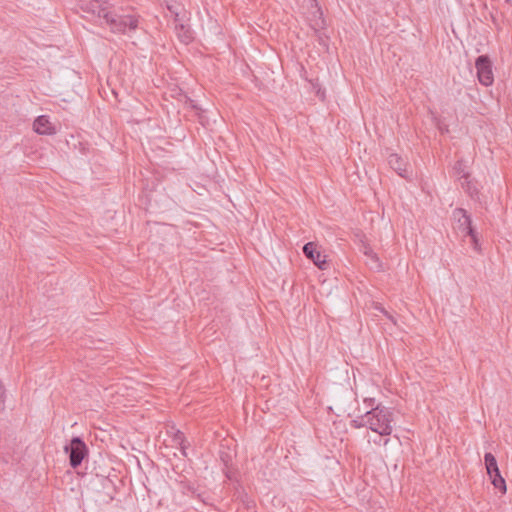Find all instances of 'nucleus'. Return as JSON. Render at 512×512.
Listing matches in <instances>:
<instances>
[{
    "instance_id": "f257e3e1",
    "label": "nucleus",
    "mask_w": 512,
    "mask_h": 512,
    "mask_svg": "<svg viewBox=\"0 0 512 512\" xmlns=\"http://www.w3.org/2000/svg\"><path fill=\"white\" fill-rule=\"evenodd\" d=\"M395 414L392 408L378 403L363 415L351 421L353 428H369L380 436H389L393 432Z\"/></svg>"
},
{
    "instance_id": "f03ea898",
    "label": "nucleus",
    "mask_w": 512,
    "mask_h": 512,
    "mask_svg": "<svg viewBox=\"0 0 512 512\" xmlns=\"http://www.w3.org/2000/svg\"><path fill=\"white\" fill-rule=\"evenodd\" d=\"M104 22L113 33H121L129 37L138 28V17L132 14L124 15L110 11L109 14H105Z\"/></svg>"
},
{
    "instance_id": "7ed1b4c3",
    "label": "nucleus",
    "mask_w": 512,
    "mask_h": 512,
    "mask_svg": "<svg viewBox=\"0 0 512 512\" xmlns=\"http://www.w3.org/2000/svg\"><path fill=\"white\" fill-rule=\"evenodd\" d=\"M64 451L69 455V462L73 468L81 465L84 458L88 455V448L85 442L78 436L73 437Z\"/></svg>"
},
{
    "instance_id": "20e7f679",
    "label": "nucleus",
    "mask_w": 512,
    "mask_h": 512,
    "mask_svg": "<svg viewBox=\"0 0 512 512\" xmlns=\"http://www.w3.org/2000/svg\"><path fill=\"white\" fill-rule=\"evenodd\" d=\"M80 10L86 14V17L105 21V14L110 13L108 3L102 0H80Z\"/></svg>"
},
{
    "instance_id": "39448f33",
    "label": "nucleus",
    "mask_w": 512,
    "mask_h": 512,
    "mask_svg": "<svg viewBox=\"0 0 512 512\" xmlns=\"http://www.w3.org/2000/svg\"><path fill=\"white\" fill-rule=\"evenodd\" d=\"M477 77L484 86H490L493 83L492 64L487 55H480L475 62Z\"/></svg>"
},
{
    "instance_id": "423d86ee",
    "label": "nucleus",
    "mask_w": 512,
    "mask_h": 512,
    "mask_svg": "<svg viewBox=\"0 0 512 512\" xmlns=\"http://www.w3.org/2000/svg\"><path fill=\"white\" fill-rule=\"evenodd\" d=\"M453 218L457 220L459 229L465 234L471 237V239L476 242V234L472 227V221L470 216L467 214L466 210L462 208H456L453 211Z\"/></svg>"
},
{
    "instance_id": "0eeeda50",
    "label": "nucleus",
    "mask_w": 512,
    "mask_h": 512,
    "mask_svg": "<svg viewBox=\"0 0 512 512\" xmlns=\"http://www.w3.org/2000/svg\"><path fill=\"white\" fill-rule=\"evenodd\" d=\"M304 255L313 261V263L320 269H325L327 265L325 256H323L317 249V245L313 242H308L303 246Z\"/></svg>"
},
{
    "instance_id": "6e6552de",
    "label": "nucleus",
    "mask_w": 512,
    "mask_h": 512,
    "mask_svg": "<svg viewBox=\"0 0 512 512\" xmlns=\"http://www.w3.org/2000/svg\"><path fill=\"white\" fill-rule=\"evenodd\" d=\"M388 164L402 178L408 179L410 177V174L407 171L406 161L398 154L391 153L388 156Z\"/></svg>"
},
{
    "instance_id": "1a4fd4ad",
    "label": "nucleus",
    "mask_w": 512,
    "mask_h": 512,
    "mask_svg": "<svg viewBox=\"0 0 512 512\" xmlns=\"http://www.w3.org/2000/svg\"><path fill=\"white\" fill-rule=\"evenodd\" d=\"M34 131L38 134H52L54 128L49 121V118L45 115L38 116L33 123Z\"/></svg>"
},
{
    "instance_id": "9d476101",
    "label": "nucleus",
    "mask_w": 512,
    "mask_h": 512,
    "mask_svg": "<svg viewBox=\"0 0 512 512\" xmlns=\"http://www.w3.org/2000/svg\"><path fill=\"white\" fill-rule=\"evenodd\" d=\"M484 462H485V467H486L488 476H492L493 474L500 472L496 458L494 457V455L492 453H490V452L485 453Z\"/></svg>"
},
{
    "instance_id": "9b49d317",
    "label": "nucleus",
    "mask_w": 512,
    "mask_h": 512,
    "mask_svg": "<svg viewBox=\"0 0 512 512\" xmlns=\"http://www.w3.org/2000/svg\"><path fill=\"white\" fill-rule=\"evenodd\" d=\"M365 256L367 257L366 264L369 266L371 270H381V262L377 255L371 249H366Z\"/></svg>"
},
{
    "instance_id": "f8f14e48",
    "label": "nucleus",
    "mask_w": 512,
    "mask_h": 512,
    "mask_svg": "<svg viewBox=\"0 0 512 512\" xmlns=\"http://www.w3.org/2000/svg\"><path fill=\"white\" fill-rule=\"evenodd\" d=\"M176 33L181 42L187 44L192 40V34L188 27L183 24L176 26Z\"/></svg>"
},
{
    "instance_id": "ddd939ff",
    "label": "nucleus",
    "mask_w": 512,
    "mask_h": 512,
    "mask_svg": "<svg viewBox=\"0 0 512 512\" xmlns=\"http://www.w3.org/2000/svg\"><path fill=\"white\" fill-rule=\"evenodd\" d=\"M489 478L496 489H498L502 493L506 492V482L504 478L501 476L500 472L493 474L492 476H489Z\"/></svg>"
},
{
    "instance_id": "4468645a",
    "label": "nucleus",
    "mask_w": 512,
    "mask_h": 512,
    "mask_svg": "<svg viewBox=\"0 0 512 512\" xmlns=\"http://www.w3.org/2000/svg\"><path fill=\"white\" fill-rule=\"evenodd\" d=\"M453 169L455 174L458 175L461 180H467L470 177L468 171L466 170L464 161L462 160L457 161Z\"/></svg>"
},
{
    "instance_id": "2eb2a0df",
    "label": "nucleus",
    "mask_w": 512,
    "mask_h": 512,
    "mask_svg": "<svg viewBox=\"0 0 512 512\" xmlns=\"http://www.w3.org/2000/svg\"><path fill=\"white\" fill-rule=\"evenodd\" d=\"M461 185L463 189L471 196L474 197L478 191L475 184L468 178L467 180H462Z\"/></svg>"
},
{
    "instance_id": "dca6fc26",
    "label": "nucleus",
    "mask_w": 512,
    "mask_h": 512,
    "mask_svg": "<svg viewBox=\"0 0 512 512\" xmlns=\"http://www.w3.org/2000/svg\"><path fill=\"white\" fill-rule=\"evenodd\" d=\"M174 440L176 442H179V444L181 445V452L183 455H186V452H185V449H186V445L184 444L185 442V439H184V435L182 432L180 431H177V433L175 434V438Z\"/></svg>"
},
{
    "instance_id": "f3484780",
    "label": "nucleus",
    "mask_w": 512,
    "mask_h": 512,
    "mask_svg": "<svg viewBox=\"0 0 512 512\" xmlns=\"http://www.w3.org/2000/svg\"><path fill=\"white\" fill-rule=\"evenodd\" d=\"M375 399L374 398H365L364 399V403L371 408L375 407L377 404L375 403Z\"/></svg>"
},
{
    "instance_id": "a211bd4d",
    "label": "nucleus",
    "mask_w": 512,
    "mask_h": 512,
    "mask_svg": "<svg viewBox=\"0 0 512 512\" xmlns=\"http://www.w3.org/2000/svg\"><path fill=\"white\" fill-rule=\"evenodd\" d=\"M388 442H389V439H385V441H384V445H387V444H388Z\"/></svg>"
}]
</instances>
